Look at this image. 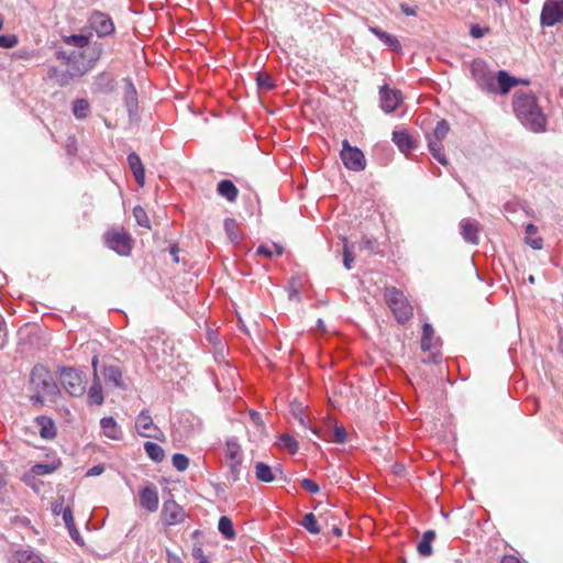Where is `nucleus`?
Segmentation results:
<instances>
[{"instance_id":"f257e3e1","label":"nucleus","mask_w":563,"mask_h":563,"mask_svg":"<svg viewBox=\"0 0 563 563\" xmlns=\"http://www.w3.org/2000/svg\"><path fill=\"white\" fill-rule=\"evenodd\" d=\"M514 110L518 119L531 131H544L547 119L533 95L516 92L514 96Z\"/></svg>"},{"instance_id":"f03ea898","label":"nucleus","mask_w":563,"mask_h":563,"mask_svg":"<svg viewBox=\"0 0 563 563\" xmlns=\"http://www.w3.org/2000/svg\"><path fill=\"white\" fill-rule=\"evenodd\" d=\"M384 298L397 321L406 323L413 316V308L404 292L396 287H386Z\"/></svg>"},{"instance_id":"7ed1b4c3","label":"nucleus","mask_w":563,"mask_h":563,"mask_svg":"<svg viewBox=\"0 0 563 563\" xmlns=\"http://www.w3.org/2000/svg\"><path fill=\"white\" fill-rule=\"evenodd\" d=\"M107 247L121 256H129L132 252L134 240L123 227H112L103 234Z\"/></svg>"},{"instance_id":"20e7f679","label":"nucleus","mask_w":563,"mask_h":563,"mask_svg":"<svg viewBox=\"0 0 563 563\" xmlns=\"http://www.w3.org/2000/svg\"><path fill=\"white\" fill-rule=\"evenodd\" d=\"M59 380L64 389L73 397H80L86 391L85 375L73 367H62Z\"/></svg>"},{"instance_id":"39448f33","label":"nucleus","mask_w":563,"mask_h":563,"mask_svg":"<svg viewBox=\"0 0 563 563\" xmlns=\"http://www.w3.org/2000/svg\"><path fill=\"white\" fill-rule=\"evenodd\" d=\"M31 384L37 393H41L44 396H52L58 391L52 374L42 365L33 367L31 373Z\"/></svg>"},{"instance_id":"423d86ee","label":"nucleus","mask_w":563,"mask_h":563,"mask_svg":"<svg viewBox=\"0 0 563 563\" xmlns=\"http://www.w3.org/2000/svg\"><path fill=\"white\" fill-rule=\"evenodd\" d=\"M341 159L344 166L353 172H361L366 167L363 152L358 147L351 146L347 140L342 142Z\"/></svg>"},{"instance_id":"0eeeda50","label":"nucleus","mask_w":563,"mask_h":563,"mask_svg":"<svg viewBox=\"0 0 563 563\" xmlns=\"http://www.w3.org/2000/svg\"><path fill=\"white\" fill-rule=\"evenodd\" d=\"M471 74L482 90L495 91V79L487 64L482 59H475L471 64Z\"/></svg>"},{"instance_id":"6e6552de","label":"nucleus","mask_w":563,"mask_h":563,"mask_svg":"<svg viewBox=\"0 0 563 563\" xmlns=\"http://www.w3.org/2000/svg\"><path fill=\"white\" fill-rule=\"evenodd\" d=\"M135 428L140 435L144 438H153L164 442L166 440L163 431L156 427L147 410H142L136 418Z\"/></svg>"},{"instance_id":"1a4fd4ad","label":"nucleus","mask_w":563,"mask_h":563,"mask_svg":"<svg viewBox=\"0 0 563 563\" xmlns=\"http://www.w3.org/2000/svg\"><path fill=\"white\" fill-rule=\"evenodd\" d=\"M88 22L90 27L97 33L99 37L109 36L115 31L111 16L98 10H95L90 13Z\"/></svg>"},{"instance_id":"9d476101","label":"nucleus","mask_w":563,"mask_h":563,"mask_svg":"<svg viewBox=\"0 0 563 563\" xmlns=\"http://www.w3.org/2000/svg\"><path fill=\"white\" fill-rule=\"evenodd\" d=\"M563 21V0H547L541 12L542 25L552 26Z\"/></svg>"},{"instance_id":"9b49d317","label":"nucleus","mask_w":563,"mask_h":563,"mask_svg":"<svg viewBox=\"0 0 563 563\" xmlns=\"http://www.w3.org/2000/svg\"><path fill=\"white\" fill-rule=\"evenodd\" d=\"M162 520L166 526H175L185 520L186 514L176 501L166 500L162 509Z\"/></svg>"},{"instance_id":"f8f14e48","label":"nucleus","mask_w":563,"mask_h":563,"mask_svg":"<svg viewBox=\"0 0 563 563\" xmlns=\"http://www.w3.org/2000/svg\"><path fill=\"white\" fill-rule=\"evenodd\" d=\"M380 107L386 113H390L398 109L402 102V93L400 90L383 87L379 90Z\"/></svg>"},{"instance_id":"ddd939ff","label":"nucleus","mask_w":563,"mask_h":563,"mask_svg":"<svg viewBox=\"0 0 563 563\" xmlns=\"http://www.w3.org/2000/svg\"><path fill=\"white\" fill-rule=\"evenodd\" d=\"M278 473L283 474L280 465L272 467L264 462H257L255 464V476L260 482L272 483Z\"/></svg>"},{"instance_id":"4468645a","label":"nucleus","mask_w":563,"mask_h":563,"mask_svg":"<svg viewBox=\"0 0 563 563\" xmlns=\"http://www.w3.org/2000/svg\"><path fill=\"white\" fill-rule=\"evenodd\" d=\"M129 167L132 170L135 181L140 187L145 185V168L140 156L132 152L128 155Z\"/></svg>"},{"instance_id":"2eb2a0df","label":"nucleus","mask_w":563,"mask_h":563,"mask_svg":"<svg viewBox=\"0 0 563 563\" xmlns=\"http://www.w3.org/2000/svg\"><path fill=\"white\" fill-rule=\"evenodd\" d=\"M140 503L142 507L147 509L151 512H154L158 509V494L155 487H145L140 493Z\"/></svg>"},{"instance_id":"dca6fc26","label":"nucleus","mask_w":563,"mask_h":563,"mask_svg":"<svg viewBox=\"0 0 563 563\" xmlns=\"http://www.w3.org/2000/svg\"><path fill=\"white\" fill-rule=\"evenodd\" d=\"M104 382L118 388H125L122 371L115 365L106 366L102 371Z\"/></svg>"},{"instance_id":"f3484780","label":"nucleus","mask_w":563,"mask_h":563,"mask_svg":"<svg viewBox=\"0 0 563 563\" xmlns=\"http://www.w3.org/2000/svg\"><path fill=\"white\" fill-rule=\"evenodd\" d=\"M35 423L38 428V432H40V435L43 438V439H54L55 435H56V427H55V423L54 421L46 417V416H41V417H37L35 419Z\"/></svg>"},{"instance_id":"a211bd4d","label":"nucleus","mask_w":563,"mask_h":563,"mask_svg":"<svg viewBox=\"0 0 563 563\" xmlns=\"http://www.w3.org/2000/svg\"><path fill=\"white\" fill-rule=\"evenodd\" d=\"M103 434L111 440H119L122 437L121 428L112 417H104L100 421Z\"/></svg>"},{"instance_id":"6ab92c4d","label":"nucleus","mask_w":563,"mask_h":563,"mask_svg":"<svg viewBox=\"0 0 563 563\" xmlns=\"http://www.w3.org/2000/svg\"><path fill=\"white\" fill-rule=\"evenodd\" d=\"M393 141L402 153H408L415 147L412 137L406 131H395Z\"/></svg>"},{"instance_id":"aec40b11","label":"nucleus","mask_w":563,"mask_h":563,"mask_svg":"<svg viewBox=\"0 0 563 563\" xmlns=\"http://www.w3.org/2000/svg\"><path fill=\"white\" fill-rule=\"evenodd\" d=\"M217 191L220 196L224 197L230 202H234L239 195L238 188L229 179L221 180L218 184Z\"/></svg>"},{"instance_id":"412c9836","label":"nucleus","mask_w":563,"mask_h":563,"mask_svg":"<svg viewBox=\"0 0 563 563\" xmlns=\"http://www.w3.org/2000/svg\"><path fill=\"white\" fill-rule=\"evenodd\" d=\"M435 539V532L433 530H428L423 533L422 539L417 544L418 553L421 556H429L432 554L431 543Z\"/></svg>"},{"instance_id":"4be33fe9","label":"nucleus","mask_w":563,"mask_h":563,"mask_svg":"<svg viewBox=\"0 0 563 563\" xmlns=\"http://www.w3.org/2000/svg\"><path fill=\"white\" fill-rule=\"evenodd\" d=\"M461 233L466 242L472 244L478 243V228L475 223L464 220L461 223Z\"/></svg>"},{"instance_id":"5701e85b","label":"nucleus","mask_w":563,"mask_h":563,"mask_svg":"<svg viewBox=\"0 0 563 563\" xmlns=\"http://www.w3.org/2000/svg\"><path fill=\"white\" fill-rule=\"evenodd\" d=\"M371 31L380 40L384 42L385 45L390 47L395 52L401 51V45L398 38L387 32L382 31L378 27H372Z\"/></svg>"},{"instance_id":"b1692460","label":"nucleus","mask_w":563,"mask_h":563,"mask_svg":"<svg viewBox=\"0 0 563 563\" xmlns=\"http://www.w3.org/2000/svg\"><path fill=\"white\" fill-rule=\"evenodd\" d=\"M497 84L500 93L506 95L512 87L518 85V80L510 76L507 71L500 70L497 75Z\"/></svg>"},{"instance_id":"393cba45","label":"nucleus","mask_w":563,"mask_h":563,"mask_svg":"<svg viewBox=\"0 0 563 563\" xmlns=\"http://www.w3.org/2000/svg\"><path fill=\"white\" fill-rule=\"evenodd\" d=\"M428 147L433 155V157L441 163L442 165L448 164V159L444 154L443 141L434 140L432 137H428Z\"/></svg>"},{"instance_id":"a878e982","label":"nucleus","mask_w":563,"mask_h":563,"mask_svg":"<svg viewBox=\"0 0 563 563\" xmlns=\"http://www.w3.org/2000/svg\"><path fill=\"white\" fill-rule=\"evenodd\" d=\"M87 397H88L89 404H91V405H102L103 404V391H102V387H101L99 377H96L93 379V383L88 390Z\"/></svg>"},{"instance_id":"bb28decb","label":"nucleus","mask_w":563,"mask_h":563,"mask_svg":"<svg viewBox=\"0 0 563 563\" xmlns=\"http://www.w3.org/2000/svg\"><path fill=\"white\" fill-rule=\"evenodd\" d=\"M13 559L16 563H44L43 559L31 550H18Z\"/></svg>"},{"instance_id":"cd10ccee","label":"nucleus","mask_w":563,"mask_h":563,"mask_svg":"<svg viewBox=\"0 0 563 563\" xmlns=\"http://www.w3.org/2000/svg\"><path fill=\"white\" fill-rule=\"evenodd\" d=\"M144 450L147 454V456L156 462V463H161L164 459H165V451L163 450V448L154 442H145L144 443Z\"/></svg>"},{"instance_id":"c85d7f7f","label":"nucleus","mask_w":563,"mask_h":563,"mask_svg":"<svg viewBox=\"0 0 563 563\" xmlns=\"http://www.w3.org/2000/svg\"><path fill=\"white\" fill-rule=\"evenodd\" d=\"M279 446L287 450L290 454H296L298 452L299 445L296 439L288 434L283 433L278 437Z\"/></svg>"},{"instance_id":"c756f323","label":"nucleus","mask_w":563,"mask_h":563,"mask_svg":"<svg viewBox=\"0 0 563 563\" xmlns=\"http://www.w3.org/2000/svg\"><path fill=\"white\" fill-rule=\"evenodd\" d=\"M434 338V330L429 323H424L422 325V336H421V349L427 352L433 347L432 340Z\"/></svg>"},{"instance_id":"7c9ffc66","label":"nucleus","mask_w":563,"mask_h":563,"mask_svg":"<svg viewBox=\"0 0 563 563\" xmlns=\"http://www.w3.org/2000/svg\"><path fill=\"white\" fill-rule=\"evenodd\" d=\"M218 529L228 540H233L235 538V531L229 517L222 516L220 518Z\"/></svg>"},{"instance_id":"2f4dec72","label":"nucleus","mask_w":563,"mask_h":563,"mask_svg":"<svg viewBox=\"0 0 563 563\" xmlns=\"http://www.w3.org/2000/svg\"><path fill=\"white\" fill-rule=\"evenodd\" d=\"M223 225H224V231L227 233L228 239L231 242L239 241L240 232H239V224H238L236 220H234L232 218H227L224 220Z\"/></svg>"},{"instance_id":"473e14b6","label":"nucleus","mask_w":563,"mask_h":563,"mask_svg":"<svg viewBox=\"0 0 563 563\" xmlns=\"http://www.w3.org/2000/svg\"><path fill=\"white\" fill-rule=\"evenodd\" d=\"M301 526L311 534H319L321 529L313 514H307L301 520Z\"/></svg>"},{"instance_id":"72a5a7b5","label":"nucleus","mask_w":563,"mask_h":563,"mask_svg":"<svg viewBox=\"0 0 563 563\" xmlns=\"http://www.w3.org/2000/svg\"><path fill=\"white\" fill-rule=\"evenodd\" d=\"M242 457L241 445L234 441L230 440L225 443V459L227 460H235Z\"/></svg>"},{"instance_id":"f704fd0d","label":"nucleus","mask_w":563,"mask_h":563,"mask_svg":"<svg viewBox=\"0 0 563 563\" xmlns=\"http://www.w3.org/2000/svg\"><path fill=\"white\" fill-rule=\"evenodd\" d=\"M60 463L57 464H35L31 468V473L34 476H43L55 472Z\"/></svg>"},{"instance_id":"c9c22d12","label":"nucleus","mask_w":563,"mask_h":563,"mask_svg":"<svg viewBox=\"0 0 563 563\" xmlns=\"http://www.w3.org/2000/svg\"><path fill=\"white\" fill-rule=\"evenodd\" d=\"M89 103L86 99H78L75 101L73 107L74 115L77 119H85L88 115Z\"/></svg>"},{"instance_id":"e433bc0d","label":"nucleus","mask_w":563,"mask_h":563,"mask_svg":"<svg viewBox=\"0 0 563 563\" xmlns=\"http://www.w3.org/2000/svg\"><path fill=\"white\" fill-rule=\"evenodd\" d=\"M450 131V125L445 120H441L437 123L433 133L429 136L434 140L443 141Z\"/></svg>"},{"instance_id":"4c0bfd02","label":"nucleus","mask_w":563,"mask_h":563,"mask_svg":"<svg viewBox=\"0 0 563 563\" xmlns=\"http://www.w3.org/2000/svg\"><path fill=\"white\" fill-rule=\"evenodd\" d=\"M64 42L79 48L86 47L90 42V36L87 35H69L64 37Z\"/></svg>"},{"instance_id":"58836bf2","label":"nucleus","mask_w":563,"mask_h":563,"mask_svg":"<svg viewBox=\"0 0 563 563\" xmlns=\"http://www.w3.org/2000/svg\"><path fill=\"white\" fill-rule=\"evenodd\" d=\"M133 216L139 225L146 229L151 228V222L147 217V213L141 206H136L133 208Z\"/></svg>"},{"instance_id":"ea45409f","label":"nucleus","mask_w":563,"mask_h":563,"mask_svg":"<svg viewBox=\"0 0 563 563\" xmlns=\"http://www.w3.org/2000/svg\"><path fill=\"white\" fill-rule=\"evenodd\" d=\"M256 82H257V86L261 89H264V90H267V91L272 90L275 87L271 75L265 73V71H262V73L257 74Z\"/></svg>"},{"instance_id":"a19ab883","label":"nucleus","mask_w":563,"mask_h":563,"mask_svg":"<svg viewBox=\"0 0 563 563\" xmlns=\"http://www.w3.org/2000/svg\"><path fill=\"white\" fill-rule=\"evenodd\" d=\"M172 463L177 471L184 472L189 466V459L185 454L176 453L172 457Z\"/></svg>"},{"instance_id":"79ce46f5","label":"nucleus","mask_w":563,"mask_h":563,"mask_svg":"<svg viewBox=\"0 0 563 563\" xmlns=\"http://www.w3.org/2000/svg\"><path fill=\"white\" fill-rule=\"evenodd\" d=\"M228 465L230 467V474L233 482H238L240 479V474L242 470V457L235 460H227Z\"/></svg>"},{"instance_id":"37998d69","label":"nucleus","mask_w":563,"mask_h":563,"mask_svg":"<svg viewBox=\"0 0 563 563\" xmlns=\"http://www.w3.org/2000/svg\"><path fill=\"white\" fill-rule=\"evenodd\" d=\"M354 262L353 253L346 242V239H344V246H343V264L346 269L352 268V263Z\"/></svg>"},{"instance_id":"c03bdc74","label":"nucleus","mask_w":563,"mask_h":563,"mask_svg":"<svg viewBox=\"0 0 563 563\" xmlns=\"http://www.w3.org/2000/svg\"><path fill=\"white\" fill-rule=\"evenodd\" d=\"M18 44V37L13 34L0 35V47L12 48Z\"/></svg>"},{"instance_id":"a18cd8bd","label":"nucleus","mask_w":563,"mask_h":563,"mask_svg":"<svg viewBox=\"0 0 563 563\" xmlns=\"http://www.w3.org/2000/svg\"><path fill=\"white\" fill-rule=\"evenodd\" d=\"M300 485L305 490L309 492L310 494H317L320 490L319 485L309 478H302L300 481Z\"/></svg>"},{"instance_id":"49530a36","label":"nucleus","mask_w":563,"mask_h":563,"mask_svg":"<svg viewBox=\"0 0 563 563\" xmlns=\"http://www.w3.org/2000/svg\"><path fill=\"white\" fill-rule=\"evenodd\" d=\"M346 440V432L343 426L335 424L333 430V441L336 443H343Z\"/></svg>"},{"instance_id":"de8ad7c7","label":"nucleus","mask_w":563,"mask_h":563,"mask_svg":"<svg viewBox=\"0 0 563 563\" xmlns=\"http://www.w3.org/2000/svg\"><path fill=\"white\" fill-rule=\"evenodd\" d=\"M377 247V241L375 239H371L367 236H364L361 242V249L368 250L371 252H374Z\"/></svg>"},{"instance_id":"09e8293b","label":"nucleus","mask_w":563,"mask_h":563,"mask_svg":"<svg viewBox=\"0 0 563 563\" xmlns=\"http://www.w3.org/2000/svg\"><path fill=\"white\" fill-rule=\"evenodd\" d=\"M192 558L198 563H210L208 558L205 555L203 550L200 547H195L192 549Z\"/></svg>"},{"instance_id":"8fccbe9b","label":"nucleus","mask_w":563,"mask_h":563,"mask_svg":"<svg viewBox=\"0 0 563 563\" xmlns=\"http://www.w3.org/2000/svg\"><path fill=\"white\" fill-rule=\"evenodd\" d=\"M62 515H63V520H64L66 527L71 528L75 525V519H74L73 511H71L70 507H66L63 510Z\"/></svg>"},{"instance_id":"3c124183","label":"nucleus","mask_w":563,"mask_h":563,"mask_svg":"<svg viewBox=\"0 0 563 563\" xmlns=\"http://www.w3.org/2000/svg\"><path fill=\"white\" fill-rule=\"evenodd\" d=\"M526 242L528 245H530L533 250H541L543 246L542 239L540 238H532V236H526Z\"/></svg>"},{"instance_id":"603ef678","label":"nucleus","mask_w":563,"mask_h":563,"mask_svg":"<svg viewBox=\"0 0 563 563\" xmlns=\"http://www.w3.org/2000/svg\"><path fill=\"white\" fill-rule=\"evenodd\" d=\"M64 505V497L60 496L57 498V500L52 505V511L54 515L63 514V510L65 509L63 507Z\"/></svg>"},{"instance_id":"864d4df0","label":"nucleus","mask_w":563,"mask_h":563,"mask_svg":"<svg viewBox=\"0 0 563 563\" xmlns=\"http://www.w3.org/2000/svg\"><path fill=\"white\" fill-rule=\"evenodd\" d=\"M485 32H488V29L483 30V29H482L479 25H477V24H474V25H472V26H471V35H472L473 37H475V38H479V37H482V36L485 34Z\"/></svg>"},{"instance_id":"5fc2aeb1","label":"nucleus","mask_w":563,"mask_h":563,"mask_svg":"<svg viewBox=\"0 0 563 563\" xmlns=\"http://www.w3.org/2000/svg\"><path fill=\"white\" fill-rule=\"evenodd\" d=\"M104 472L103 465H95L93 467L89 468L87 472V476H98L101 475Z\"/></svg>"},{"instance_id":"6e6d98bb","label":"nucleus","mask_w":563,"mask_h":563,"mask_svg":"<svg viewBox=\"0 0 563 563\" xmlns=\"http://www.w3.org/2000/svg\"><path fill=\"white\" fill-rule=\"evenodd\" d=\"M256 254L264 255V256L271 258L273 256V251L268 246L261 245L257 247Z\"/></svg>"},{"instance_id":"4d7b16f0","label":"nucleus","mask_w":563,"mask_h":563,"mask_svg":"<svg viewBox=\"0 0 563 563\" xmlns=\"http://www.w3.org/2000/svg\"><path fill=\"white\" fill-rule=\"evenodd\" d=\"M500 563H522L517 556L507 554L501 558Z\"/></svg>"},{"instance_id":"13d9d810","label":"nucleus","mask_w":563,"mask_h":563,"mask_svg":"<svg viewBox=\"0 0 563 563\" xmlns=\"http://www.w3.org/2000/svg\"><path fill=\"white\" fill-rule=\"evenodd\" d=\"M250 416H251L252 421H253L255 424H257V426H260V427L264 428V424H263V421H262V417H261V415H260L258 412H256V411H251V412H250Z\"/></svg>"},{"instance_id":"bf43d9fd","label":"nucleus","mask_w":563,"mask_h":563,"mask_svg":"<svg viewBox=\"0 0 563 563\" xmlns=\"http://www.w3.org/2000/svg\"><path fill=\"white\" fill-rule=\"evenodd\" d=\"M167 563H184V562L178 555L173 554L170 551H167Z\"/></svg>"},{"instance_id":"052dcab7","label":"nucleus","mask_w":563,"mask_h":563,"mask_svg":"<svg viewBox=\"0 0 563 563\" xmlns=\"http://www.w3.org/2000/svg\"><path fill=\"white\" fill-rule=\"evenodd\" d=\"M67 529H68V531H69L70 537H71L76 542H78V541H79V539H80V536H79V532H78V530H77V528H76V525H74L71 528H67Z\"/></svg>"},{"instance_id":"680f3d73","label":"nucleus","mask_w":563,"mask_h":563,"mask_svg":"<svg viewBox=\"0 0 563 563\" xmlns=\"http://www.w3.org/2000/svg\"><path fill=\"white\" fill-rule=\"evenodd\" d=\"M538 229L534 224L529 223L526 227V236H532L537 233Z\"/></svg>"},{"instance_id":"e2e57ef3","label":"nucleus","mask_w":563,"mask_h":563,"mask_svg":"<svg viewBox=\"0 0 563 563\" xmlns=\"http://www.w3.org/2000/svg\"><path fill=\"white\" fill-rule=\"evenodd\" d=\"M170 254L174 256V262H175V263H178V262H179V258H178V256H177V254H178V247H177V245H176V244H173V245L170 246Z\"/></svg>"},{"instance_id":"0e129e2a","label":"nucleus","mask_w":563,"mask_h":563,"mask_svg":"<svg viewBox=\"0 0 563 563\" xmlns=\"http://www.w3.org/2000/svg\"><path fill=\"white\" fill-rule=\"evenodd\" d=\"M331 529H332V532L334 536H336V537L342 536V530L339 528V526L335 522L331 523Z\"/></svg>"},{"instance_id":"69168bd1","label":"nucleus","mask_w":563,"mask_h":563,"mask_svg":"<svg viewBox=\"0 0 563 563\" xmlns=\"http://www.w3.org/2000/svg\"><path fill=\"white\" fill-rule=\"evenodd\" d=\"M98 363H99V358L98 356H93L92 358V362H91V365H92V368H93V377H99L98 374H97V367H98Z\"/></svg>"},{"instance_id":"338daca9","label":"nucleus","mask_w":563,"mask_h":563,"mask_svg":"<svg viewBox=\"0 0 563 563\" xmlns=\"http://www.w3.org/2000/svg\"><path fill=\"white\" fill-rule=\"evenodd\" d=\"M401 9L406 15H416V10L412 8L402 5Z\"/></svg>"},{"instance_id":"774afa93","label":"nucleus","mask_w":563,"mask_h":563,"mask_svg":"<svg viewBox=\"0 0 563 563\" xmlns=\"http://www.w3.org/2000/svg\"><path fill=\"white\" fill-rule=\"evenodd\" d=\"M273 246H274L275 253L278 256L284 254V247L282 245L274 243Z\"/></svg>"}]
</instances>
